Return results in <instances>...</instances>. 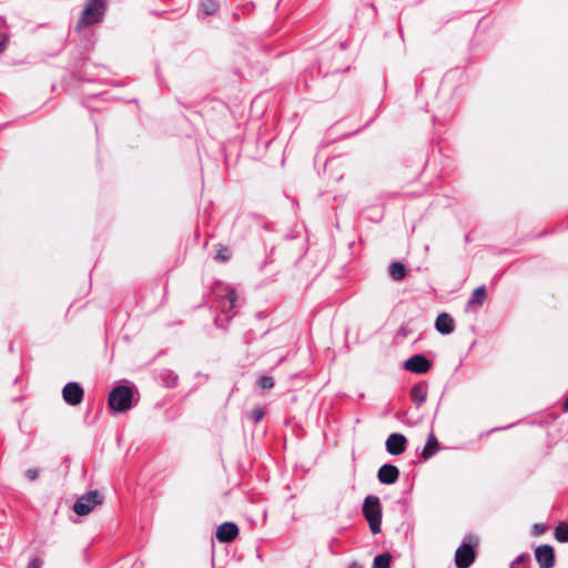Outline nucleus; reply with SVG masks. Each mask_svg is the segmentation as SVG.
<instances>
[{"label": "nucleus", "instance_id": "obj_1", "mask_svg": "<svg viewBox=\"0 0 568 568\" xmlns=\"http://www.w3.org/2000/svg\"><path fill=\"white\" fill-rule=\"evenodd\" d=\"M363 514L369 524V528L374 535L381 532L382 524V507L379 498L376 496H368L364 500Z\"/></svg>", "mask_w": 568, "mask_h": 568}, {"label": "nucleus", "instance_id": "obj_2", "mask_svg": "<svg viewBox=\"0 0 568 568\" xmlns=\"http://www.w3.org/2000/svg\"><path fill=\"white\" fill-rule=\"evenodd\" d=\"M133 392L128 386H118L109 395V405L115 412H125L132 406Z\"/></svg>", "mask_w": 568, "mask_h": 568}, {"label": "nucleus", "instance_id": "obj_3", "mask_svg": "<svg viewBox=\"0 0 568 568\" xmlns=\"http://www.w3.org/2000/svg\"><path fill=\"white\" fill-rule=\"evenodd\" d=\"M477 539L468 537L455 552V564L458 568H468L475 561Z\"/></svg>", "mask_w": 568, "mask_h": 568}, {"label": "nucleus", "instance_id": "obj_4", "mask_svg": "<svg viewBox=\"0 0 568 568\" xmlns=\"http://www.w3.org/2000/svg\"><path fill=\"white\" fill-rule=\"evenodd\" d=\"M105 0H88L85 9L79 20L78 26L87 27L100 21L104 13Z\"/></svg>", "mask_w": 568, "mask_h": 568}, {"label": "nucleus", "instance_id": "obj_5", "mask_svg": "<svg viewBox=\"0 0 568 568\" xmlns=\"http://www.w3.org/2000/svg\"><path fill=\"white\" fill-rule=\"evenodd\" d=\"M103 497L99 491H89L77 499L73 505V511L79 516L89 515L98 505H101Z\"/></svg>", "mask_w": 568, "mask_h": 568}, {"label": "nucleus", "instance_id": "obj_6", "mask_svg": "<svg viewBox=\"0 0 568 568\" xmlns=\"http://www.w3.org/2000/svg\"><path fill=\"white\" fill-rule=\"evenodd\" d=\"M536 560L540 568H552L555 565L554 548L549 545L538 546L535 550Z\"/></svg>", "mask_w": 568, "mask_h": 568}, {"label": "nucleus", "instance_id": "obj_7", "mask_svg": "<svg viewBox=\"0 0 568 568\" xmlns=\"http://www.w3.org/2000/svg\"><path fill=\"white\" fill-rule=\"evenodd\" d=\"M63 399L70 405H78L83 398V389L78 383H68L62 390Z\"/></svg>", "mask_w": 568, "mask_h": 568}, {"label": "nucleus", "instance_id": "obj_8", "mask_svg": "<svg viewBox=\"0 0 568 568\" xmlns=\"http://www.w3.org/2000/svg\"><path fill=\"white\" fill-rule=\"evenodd\" d=\"M404 367L409 372L424 374L429 371L430 362L424 355H414L405 361Z\"/></svg>", "mask_w": 568, "mask_h": 568}, {"label": "nucleus", "instance_id": "obj_9", "mask_svg": "<svg viewBox=\"0 0 568 568\" xmlns=\"http://www.w3.org/2000/svg\"><path fill=\"white\" fill-rule=\"evenodd\" d=\"M406 438L402 434H390L386 439V450L390 455H400L405 452L406 448Z\"/></svg>", "mask_w": 568, "mask_h": 568}, {"label": "nucleus", "instance_id": "obj_10", "mask_svg": "<svg viewBox=\"0 0 568 568\" xmlns=\"http://www.w3.org/2000/svg\"><path fill=\"white\" fill-rule=\"evenodd\" d=\"M399 476V470L396 466L390 464H385L378 469V480L382 484L392 485L397 481Z\"/></svg>", "mask_w": 568, "mask_h": 568}, {"label": "nucleus", "instance_id": "obj_11", "mask_svg": "<svg viewBox=\"0 0 568 568\" xmlns=\"http://www.w3.org/2000/svg\"><path fill=\"white\" fill-rule=\"evenodd\" d=\"M239 534V528L233 523H224L216 529V538L221 542H230L235 539Z\"/></svg>", "mask_w": 568, "mask_h": 568}, {"label": "nucleus", "instance_id": "obj_12", "mask_svg": "<svg viewBox=\"0 0 568 568\" xmlns=\"http://www.w3.org/2000/svg\"><path fill=\"white\" fill-rule=\"evenodd\" d=\"M435 327L442 334H450L455 329V323L449 314L442 313L436 318Z\"/></svg>", "mask_w": 568, "mask_h": 568}, {"label": "nucleus", "instance_id": "obj_13", "mask_svg": "<svg viewBox=\"0 0 568 568\" xmlns=\"http://www.w3.org/2000/svg\"><path fill=\"white\" fill-rule=\"evenodd\" d=\"M410 396L415 404L420 405L426 400L427 392H426L425 387H423L420 385H415L410 389Z\"/></svg>", "mask_w": 568, "mask_h": 568}, {"label": "nucleus", "instance_id": "obj_14", "mask_svg": "<svg viewBox=\"0 0 568 568\" xmlns=\"http://www.w3.org/2000/svg\"><path fill=\"white\" fill-rule=\"evenodd\" d=\"M555 538L559 542H568V524L559 523L555 528Z\"/></svg>", "mask_w": 568, "mask_h": 568}, {"label": "nucleus", "instance_id": "obj_15", "mask_svg": "<svg viewBox=\"0 0 568 568\" xmlns=\"http://www.w3.org/2000/svg\"><path fill=\"white\" fill-rule=\"evenodd\" d=\"M486 298V290L484 286L477 287L473 294L470 300L468 301V306L474 304L481 305Z\"/></svg>", "mask_w": 568, "mask_h": 568}, {"label": "nucleus", "instance_id": "obj_16", "mask_svg": "<svg viewBox=\"0 0 568 568\" xmlns=\"http://www.w3.org/2000/svg\"><path fill=\"white\" fill-rule=\"evenodd\" d=\"M437 446H438V443H437L436 437L433 434H430L429 438L424 447L423 457L428 458L432 455H434L437 449Z\"/></svg>", "mask_w": 568, "mask_h": 568}, {"label": "nucleus", "instance_id": "obj_17", "mask_svg": "<svg viewBox=\"0 0 568 568\" xmlns=\"http://www.w3.org/2000/svg\"><path fill=\"white\" fill-rule=\"evenodd\" d=\"M389 272H390V275L393 276V278H395L397 281L403 280L406 275L405 266L400 262H394L390 265Z\"/></svg>", "mask_w": 568, "mask_h": 568}, {"label": "nucleus", "instance_id": "obj_18", "mask_svg": "<svg viewBox=\"0 0 568 568\" xmlns=\"http://www.w3.org/2000/svg\"><path fill=\"white\" fill-rule=\"evenodd\" d=\"M373 568H390V556L388 554L376 556Z\"/></svg>", "mask_w": 568, "mask_h": 568}, {"label": "nucleus", "instance_id": "obj_19", "mask_svg": "<svg viewBox=\"0 0 568 568\" xmlns=\"http://www.w3.org/2000/svg\"><path fill=\"white\" fill-rule=\"evenodd\" d=\"M201 10L205 14H213L217 10V3L214 0H204L201 3Z\"/></svg>", "mask_w": 568, "mask_h": 568}, {"label": "nucleus", "instance_id": "obj_20", "mask_svg": "<svg viewBox=\"0 0 568 568\" xmlns=\"http://www.w3.org/2000/svg\"><path fill=\"white\" fill-rule=\"evenodd\" d=\"M257 384L263 389H268L274 386V381L271 376H261L257 381Z\"/></svg>", "mask_w": 568, "mask_h": 568}, {"label": "nucleus", "instance_id": "obj_21", "mask_svg": "<svg viewBox=\"0 0 568 568\" xmlns=\"http://www.w3.org/2000/svg\"><path fill=\"white\" fill-rule=\"evenodd\" d=\"M231 256V252L227 247H220L216 251V260L220 261H227Z\"/></svg>", "mask_w": 568, "mask_h": 568}, {"label": "nucleus", "instance_id": "obj_22", "mask_svg": "<svg viewBox=\"0 0 568 568\" xmlns=\"http://www.w3.org/2000/svg\"><path fill=\"white\" fill-rule=\"evenodd\" d=\"M264 416V412L261 407H255L251 414H250V418L254 422V423H258Z\"/></svg>", "mask_w": 568, "mask_h": 568}, {"label": "nucleus", "instance_id": "obj_23", "mask_svg": "<svg viewBox=\"0 0 568 568\" xmlns=\"http://www.w3.org/2000/svg\"><path fill=\"white\" fill-rule=\"evenodd\" d=\"M532 529H534V532L539 536V535H542L547 530V526H545L542 524H535Z\"/></svg>", "mask_w": 568, "mask_h": 568}, {"label": "nucleus", "instance_id": "obj_24", "mask_svg": "<svg viewBox=\"0 0 568 568\" xmlns=\"http://www.w3.org/2000/svg\"><path fill=\"white\" fill-rule=\"evenodd\" d=\"M41 560L36 558L33 560H31L29 564H28V567L27 568H41Z\"/></svg>", "mask_w": 568, "mask_h": 568}, {"label": "nucleus", "instance_id": "obj_25", "mask_svg": "<svg viewBox=\"0 0 568 568\" xmlns=\"http://www.w3.org/2000/svg\"><path fill=\"white\" fill-rule=\"evenodd\" d=\"M27 477L30 479V480H34L38 478V470L37 469H28L27 470Z\"/></svg>", "mask_w": 568, "mask_h": 568}, {"label": "nucleus", "instance_id": "obj_26", "mask_svg": "<svg viewBox=\"0 0 568 568\" xmlns=\"http://www.w3.org/2000/svg\"><path fill=\"white\" fill-rule=\"evenodd\" d=\"M229 298H230L231 304H233V303H234V301H235V295H234V293H231V294L229 295Z\"/></svg>", "mask_w": 568, "mask_h": 568}, {"label": "nucleus", "instance_id": "obj_27", "mask_svg": "<svg viewBox=\"0 0 568 568\" xmlns=\"http://www.w3.org/2000/svg\"><path fill=\"white\" fill-rule=\"evenodd\" d=\"M521 561H524V556L518 557L516 560V562H521Z\"/></svg>", "mask_w": 568, "mask_h": 568}, {"label": "nucleus", "instance_id": "obj_28", "mask_svg": "<svg viewBox=\"0 0 568 568\" xmlns=\"http://www.w3.org/2000/svg\"><path fill=\"white\" fill-rule=\"evenodd\" d=\"M564 406H565V409L568 410V398L566 399Z\"/></svg>", "mask_w": 568, "mask_h": 568}, {"label": "nucleus", "instance_id": "obj_29", "mask_svg": "<svg viewBox=\"0 0 568 568\" xmlns=\"http://www.w3.org/2000/svg\"><path fill=\"white\" fill-rule=\"evenodd\" d=\"M2 49H3V43H0V50H2Z\"/></svg>", "mask_w": 568, "mask_h": 568}]
</instances>
